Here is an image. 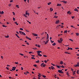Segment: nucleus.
<instances>
[{"mask_svg":"<svg viewBox=\"0 0 79 79\" xmlns=\"http://www.w3.org/2000/svg\"><path fill=\"white\" fill-rule=\"evenodd\" d=\"M27 15H28V16H29V13L27 12V11H26V12H25V14L23 15L25 18H27Z\"/></svg>","mask_w":79,"mask_h":79,"instance_id":"f257e3e1","label":"nucleus"},{"mask_svg":"<svg viewBox=\"0 0 79 79\" xmlns=\"http://www.w3.org/2000/svg\"><path fill=\"white\" fill-rule=\"evenodd\" d=\"M19 32L21 35H26V34H25V33L23 32H22L21 31H19Z\"/></svg>","mask_w":79,"mask_h":79,"instance_id":"f03ea898","label":"nucleus"},{"mask_svg":"<svg viewBox=\"0 0 79 79\" xmlns=\"http://www.w3.org/2000/svg\"><path fill=\"white\" fill-rule=\"evenodd\" d=\"M74 66H75V67H79V63L78 62L76 64L74 65Z\"/></svg>","mask_w":79,"mask_h":79,"instance_id":"7ed1b4c3","label":"nucleus"},{"mask_svg":"<svg viewBox=\"0 0 79 79\" xmlns=\"http://www.w3.org/2000/svg\"><path fill=\"white\" fill-rule=\"evenodd\" d=\"M44 64V63H43L41 64L40 65L41 67H45V64Z\"/></svg>","mask_w":79,"mask_h":79,"instance_id":"20e7f679","label":"nucleus"},{"mask_svg":"<svg viewBox=\"0 0 79 79\" xmlns=\"http://www.w3.org/2000/svg\"><path fill=\"white\" fill-rule=\"evenodd\" d=\"M41 52H42V51H37V54L38 55L39 54H40Z\"/></svg>","mask_w":79,"mask_h":79,"instance_id":"39448f33","label":"nucleus"},{"mask_svg":"<svg viewBox=\"0 0 79 79\" xmlns=\"http://www.w3.org/2000/svg\"><path fill=\"white\" fill-rule=\"evenodd\" d=\"M16 67H12V71H15V69H16Z\"/></svg>","mask_w":79,"mask_h":79,"instance_id":"423d86ee","label":"nucleus"},{"mask_svg":"<svg viewBox=\"0 0 79 79\" xmlns=\"http://www.w3.org/2000/svg\"><path fill=\"white\" fill-rule=\"evenodd\" d=\"M26 39H28V40H31V39L27 37V36H26Z\"/></svg>","mask_w":79,"mask_h":79,"instance_id":"0eeeda50","label":"nucleus"},{"mask_svg":"<svg viewBox=\"0 0 79 79\" xmlns=\"http://www.w3.org/2000/svg\"><path fill=\"white\" fill-rule=\"evenodd\" d=\"M32 35H33L34 36H38V35L36 34H35V33H32Z\"/></svg>","mask_w":79,"mask_h":79,"instance_id":"6e6552de","label":"nucleus"},{"mask_svg":"<svg viewBox=\"0 0 79 79\" xmlns=\"http://www.w3.org/2000/svg\"><path fill=\"white\" fill-rule=\"evenodd\" d=\"M59 22H60V20H57L56 21L55 24H58V23Z\"/></svg>","mask_w":79,"mask_h":79,"instance_id":"1a4fd4ad","label":"nucleus"},{"mask_svg":"<svg viewBox=\"0 0 79 79\" xmlns=\"http://www.w3.org/2000/svg\"><path fill=\"white\" fill-rule=\"evenodd\" d=\"M4 13V12L3 11H0V14H1V15H3V14Z\"/></svg>","mask_w":79,"mask_h":79,"instance_id":"9d476101","label":"nucleus"},{"mask_svg":"<svg viewBox=\"0 0 79 79\" xmlns=\"http://www.w3.org/2000/svg\"><path fill=\"white\" fill-rule=\"evenodd\" d=\"M60 64H63V62L62 61H61L60 62Z\"/></svg>","mask_w":79,"mask_h":79,"instance_id":"9b49d317","label":"nucleus"},{"mask_svg":"<svg viewBox=\"0 0 79 79\" xmlns=\"http://www.w3.org/2000/svg\"><path fill=\"white\" fill-rule=\"evenodd\" d=\"M50 11L52 12L53 11V8H50Z\"/></svg>","mask_w":79,"mask_h":79,"instance_id":"f8f14e48","label":"nucleus"},{"mask_svg":"<svg viewBox=\"0 0 79 79\" xmlns=\"http://www.w3.org/2000/svg\"><path fill=\"white\" fill-rule=\"evenodd\" d=\"M38 76H39V77H41V74H40V73H39V75H38Z\"/></svg>","mask_w":79,"mask_h":79,"instance_id":"ddd939ff","label":"nucleus"},{"mask_svg":"<svg viewBox=\"0 0 79 79\" xmlns=\"http://www.w3.org/2000/svg\"><path fill=\"white\" fill-rule=\"evenodd\" d=\"M38 56H42V54H38L37 55Z\"/></svg>","mask_w":79,"mask_h":79,"instance_id":"4468645a","label":"nucleus"},{"mask_svg":"<svg viewBox=\"0 0 79 79\" xmlns=\"http://www.w3.org/2000/svg\"><path fill=\"white\" fill-rule=\"evenodd\" d=\"M74 11H78V10L77 8H76L74 10Z\"/></svg>","mask_w":79,"mask_h":79,"instance_id":"2eb2a0df","label":"nucleus"},{"mask_svg":"<svg viewBox=\"0 0 79 79\" xmlns=\"http://www.w3.org/2000/svg\"><path fill=\"white\" fill-rule=\"evenodd\" d=\"M16 6L17 8H19V6L18 5H16Z\"/></svg>","mask_w":79,"mask_h":79,"instance_id":"dca6fc26","label":"nucleus"},{"mask_svg":"<svg viewBox=\"0 0 79 79\" xmlns=\"http://www.w3.org/2000/svg\"><path fill=\"white\" fill-rule=\"evenodd\" d=\"M76 35L77 36H79V33H76Z\"/></svg>","mask_w":79,"mask_h":79,"instance_id":"f3484780","label":"nucleus"},{"mask_svg":"<svg viewBox=\"0 0 79 79\" xmlns=\"http://www.w3.org/2000/svg\"><path fill=\"white\" fill-rule=\"evenodd\" d=\"M35 62L36 63H39V60H38L37 61H36Z\"/></svg>","mask_w":79,"mask_h":79,"instance_id":"a211bd4d","label":"nucleus"},{"mask_svg":"<svg viewBox=\"0 0 79 79\" xmlns=\"http://www.w3.org/2000/svg\"><path fill=\"white\" fill-rule=\"evenodd\" d=\"M56 44H55V43H54L53 44H52V45L53 46H55V45H56Z\"/></svg>","mask_w":79,"mask_h":79,"instance_id":"6ab92c4d","label":"nucleus"},{"mask_svg":"<svg viewBox=\"0 0 79 79\" xmlns=\"http://www.w3.org/2000/svg\"><path fill=\"white\" fill-rule=\"evenodd\" d=\"M61 4H57V6H61Z\"/></svg>","mask_w":79,"mask_h":79,"instance_id":"aec40b11","label":"nucleus"},{"mask_svg":"<svg viewBox=\"0 0 79 79\" xmlns=\"http://www.w3.org/2000/svg\"><path fill=\"white\" fill-rule=\"evenodd\" d=\"M58 18V16H57L56 15H54V18Z\"/></svg>","mask_w":79,"mask_h":79,"instance_id":"412c9836","label":"nucleus"},{"mask_svg":"<svg viewBox=\"0 0 79 79\" xmlns=\"http://www.w3.org/2000/svg\"><path fill=\"white\" fill-rule=\"evenodd\" d=\"M58 41L59 43H61V42H62V41H61L59 40H58Z\"/></svg>","mask_w":79,"mask_h":79,"instance_id":"4be33fe9","label":"nucleus"},{"mask_svg":"<svg viewBox=\"0 0 79 79\" xmlns=\"http://www.w3.org/2000/svg\"><path fill=\"white\" fill-rule=\"evenodd\" d=\"M48 39V34H47V39Z\"/></svg>","mask_w":79,"mask_h":79,"instance_id":"5701e85b","label":"nucleus"},{"mask_svg":"<svg viewBox=\"0 0 79 79\" xmlns=\"http://www.w3.org/2000/svg\"><path fill=\"white\" fill-rule=\"evenodd\" d=\"M2 27H7L6 26H5V25H2Z\"/></svg>","mask_w":79,"mask_h":79,"instance_id":"b1692460","label":"nucleus"},{"mask_svg":"<svg viewBox=\"0 0 79 79\" xmlns=\"http://www.w3.org/2000/svg\"><path fill=\"white\" fill-rule=\"evenodd\" d=\"M70 27H73V28H75V29H76V28H75V27H74L73 26V25H71Z\"/></svg>","mask_w":79,"mask_h":79,"instance_id":"393cba45","label":"nucleus"},{"mask_svg":"<svg viewBox=\"0 0 79 79\" xmlns=\"http://www.w3.org/2000/svg\"><path fill=\"white\" fill-rule=\"evenodd\" d=\"M58 72L59 73H61V70H58Z\"/></svg>","mask_w":79,"mask_h":79,"instance_id":"a878e982","label":"nucleus"},{"mask_svg":"<svg viewBox=\"0 0 79 79\" xmlns=\"http://www.w3.org/2000/svg\"><path fill=\"white\" fill-rule=\"evenodd\" d=\"M60 41H61L62 42V41H63V39H62V38H61L60 39Z\"/></svg>","mask_w":79,"mask_h":79,"instance_id":"bb28decb","label":"nucleus"},{"mask_svg":"<svg viewBox=\"0 0 79 79\" xmlns=\"http://www.w3.org/2000/svg\"><path fill=\"white\" fill-rule=\"evenodd\" d=\"M51 4V2H50L49 3H48V5H50Z\"/></svg>","mask_w":79,"mask_h":79,"instance_id":"cd10ccee","label":"nucleus"},{"mask_svg":"<svg viewBox=\"0 0 79 79\" xmlns=\"http://www.w3.org/2000/svg\"><path fill=\"white\" fill-rule=\"evenodd\" d=\"M51 69H54V67H53V66H51Z\"/></svg>","mask_w":79,"mask_h":79,"instance_id":"c85d7f7f","label":"nucleus"},{"mask_svg":"<svg viewBox=\"0 0 79 79\" xmlns=\"http://www.w3.org/2000/svg\"><path fill=\"white\" fill-rule=\"evenodd\" d=\"M15 35H16V36H17V37H18V38H19V36L18 35V34H16Z\"/></svg>","mask_w":79,"mask_h":79,"instance_id":"c756f323","label":"nucleus"},{"mask_svg":"<svg viewBox=\"0 0 79 79\" xmlns=\"http://www.w3.org/2000/svg\"><path fill=\"white\" fill-rule=\"evenodd\" d=\"M48 40L46 42H45V44H47V43H48Z\"/></svg>","mask_w":79,"mask_h":79,"instance_id":"7c9ffc66","label":"nucleus"},{"mask_svg":"<svg viewBox=\"0 0 79 79\" xmlns=\"http://www.w3.org/2000/svg\"><path fill=\"white\" fill-rule=\"evenodd\" d=\"M63 3L64 4H66V3H67V2H66V1H64V2Z\"/></svg>","mask_w":79,"mask_h":79,"instance_id":"2f4dec72","label":"nucleus"},{"mask_svg":"<svg viewBox=\"0 0 79 79\" xmlns=\"http://www.w3.org/2000/svg\"><path fill=\"white\" fill-rule=\"evenodd\" d=\"M61 68H64V67L63 65H62V66H60V67H61Z\"/></svg>","mask_w":79,"mask_h":79,"instance_id":"473e14b6","label":"nucleus"},{"mask_svg":"<svg viewBox=\"0 0 79 79\" xmlns=\"http://www.w3.org/2000/svg\"><path fill=\"white\" fill-rule=\"evenodd\" d=\"M69 40H70V41H71L72 42H73V40L71 39H69Z\"/></svg>","mask_w":79,"mask_h":79,"instance_id":"72a5a7b5","label":"nucleus"},{"mask_svg":"<svg viewBox=\"0 0 79 79\" xmlns=\"http://www.w3.org/2000/svg\"><path fill=\"white\" fill-rule=\"evenodd\" d=\"M12 13H13V15H14V16H15V12H13Z\"/></svg>","mask_w":79,"mask_h":79,"instance_id":"f704fd0d","label":"nucleus"},{"mask_svg":"<svg viewBox=\"0 0 79 79\" xmlns=\"http://www.w3.org/2000/svg\"><path fill=\"white\" fill-rule=\"evenodd\" d=\"M15 24H16V25H18V23H17V22H15Z\"/></svg>","mask_w":79,"mask_h":79,"instance_id":"c9c22d12","label":"nucleus"},{"mask_svg":"<svg viewBox=\"0 0 79 79\" xmlns=\"http://www.w3.org/2000/svg\"><path fill=\"white\" fill-rule=\"evenodd\" d=\"M67 32H68V31H67V30L64 31V33H67Z\"/></svg>","mask_w":79,"mask_h":79,"instance_id":"e433bc0d","label":"nucleus"},{"mask_svg":"<svg viewBox=\"0 0 79 79\" xmlns=\"http://www.w3.org/2000/svg\"><path fill=\"white\" fill-rule=\"evenodd\" d=\"M33 66L34 67H37V65L35 64H34L33 65Z\"/></svg>","mask_w":79,"mask_h":79,"instance_id":"4c0bfd02","label":"nucleus"},{"mask_svg":"<svg viewBox=\"0 0 79 79\" xmlns=\"http://www.w3.org/2000/svg\"><path fill=\"white\" fill-rule=\"evenodd\" d=\"M56 67H57V68H60V66H59L58 65H57L56 66Z\"/></svg>","mask_w":79,"mask_h":79,"instance_id":"58836bf2","label":"nucleus"},{"mask_svg":"<svg viewBox=\"0 0 79 79\" xmlns=\"http://www.w3.org/2000/svg\"><path fill=\"white\" fill-rule=\"evenodd\" d=\"M31 59H32H32H33V60H35V58H34V57H31Z\"/></svg>","mask_w":79,"mask_h":79,"instance_id":"ea45409f","label":"nucleus"},{"mask_svg":"<svg viewBox=\"0 0 79 79\" xmlns=\"http://www.w3.org/2000/svg\"><path fill=\"white\" fill-rule=\"evenodd\" d=\"M19 55H21L22 56H24V54H21L20 53H19Z\"/></svg>","mask_w":79,"mask_h":79,"instance_id":"a19ab883","label":"nucleus"},{"mask_svg":"<svg viewBox=\"0 0 79 79\" xmlns=\"http://www.w3.org/2000/svg\"><path fill=\"white\" fill-rule=\"evenodd\" d=\"M50 41L51 42V43H53V42H54V41H52V40H50Z\"/></svg>","mask_w":79,"mask_h":79,"instance_id":"79ce46f5","label":"nucleus"},{"mask_svg":"<svg viewBox=\"0 0 79 79\" xmlns=\"http://www.w3.org/2000/svg\"><path fill=\"white\" fill-rule=\"evenodd\" d=\"M66 74L67 75V76H69V73H68V72H67L66 73Z\"/></svg>","mask_w":79,"mask_h":79,"instance_id":"37998d69","label":"nucleus"},{"mask_svg":"<svg viewBox=\"0 0 79 79\" xmlns=\"http://www.w3.org/2000/svg\"><path fill=\"white\" fill-rule=\"evenodd\" d=\"M15 64H18V62H15Z\"/></svg>","mask_w":79,"mask_h":79,"instance_id":"c03bdc74","label":"nucleus"},{"mask_svg":"<svg viewBox=\"0 0 79 79\" xmlns=\"http://www.w3.org/2000/svg\"><path fill=\"white\" fill-rule=\"evenodd\" d=\"M45 39V37H43V38H42L41 40H44Z\"/></svg>","mask_w":79,"mask_h":79,"instance_id":"a18cd8bd","label":"nucleus"},{"mask_svg":"<svg viewBox=\"0 0 79 79\" xmlns=\"http://www.w3.org/2000/svg\"><path fill=\"white\" fill-rule=\"evenodd\" d=\"M27 22H28V23H29V24H31V22H29V21H28V20H27Z\"/></svg>","mask_w":79,"mask_h":79,"instance_id":"49530a36","label":"nucleus"},{"mask_svg":"<svg viewBox=\"0 0 79 79\" xmlns=\"http://www.w3.org/2000/svg\"><path fill=\"white\" fill-rule=\"evenodd\" d=\"M13 21H15V18H13Z\"/></svg>","mask_w":79,"mask_h":79,"instance_id":"de8ad7c7","label":"nucleus"},{"mask_svg":"<svg viewBox=\"0 0 79 79\" xmlns=\"http://www.w3.org/2000/svg\"><path fill=\"white\" fill-rule=\"evenodd\" d=\"M77 74H79V70H77Z\"/></svg>","mask_w":79,"mask_h":79,"instance_id":"09e8293b","label":"nucleus"},{"mask_svg":"<svg viewBox=\"0 0 79 79\" xmlns=\"http://www.w3.org/2000/svg\"><path fill=\"white\" fill-rule=\"evenodd\" d=\"M20 30H21V31H23V29L22 28H20Z\"/></svg>","mask_w":79,"mask_h":79,"instance_id":"8fccbe9b","label":"nucleus"},{"mask_svg":"<svg viewBox=\"0 0 79 79\" xmlns=\"http://www.w3.org/2000/svg\"><path fill=\"white\" fill-rule=\"evenodd\" d=\"M65 53H67V54H69V52H65Z\"/></svg>","mask_w":79,"mask_h":79,"instance_id":"3c124183","label":"nucleus"},{"mask_svg":"<svg viewBox=\"0 0 79 79\" xmlns=\"http://www.w3.org/2000/svg\"><path fill=\"white\" fill-rule=\"evenodd\" d=\"M5 37H6V38H8V37H9V35H7L6 36H5Z\"/></svg>","mask_w":79,"mask_h":79,"instance_id":"603ef678","label":"nucleus"},{"mask_svg":"<svg viewBox=\"0 0 79 79\" xmlns=\"http://www.w3.org/2000/svg\"><path fill=\"white\" fill-rule=\"evenodd\" d=\"M32 53V52H28V53H29V54H31V53Z\"/></svg>","mask_w":79,"mask_h":79,"instance_id":"864d4df0","label":"nucleus"},{"mask_svg":"<svg viewBox=\"0 0 79 79\" xmlns=\"http://www.w3.org/2000/svg\"><path fill=\"white\" fill-rule=\"evenodd\" d=\"M70 12V11H68L67 13L68 14H69Z\"/></svg>","mask_w":79,"mask_h":79,"instance_id":"5fc2aeb1","label":"nucleus"},{"mask_svg":"<svg viewBox=\"0 0 79 79\" xmlns=\"http://www.w3.org/2000/svg\"><path fill=\"white\" fill-rule=\"evenodd\" d=\"M43 56H44V57H47V56L45 55H43Z\"/></svg>","mask_w":79,"mask_h":79,"instance_id":"6e6d98bb","label":"nucleus"},{"mask_svg":"<svg viewBox=\"0 0 79 79\" xmlns=\"http://www.w3.org/2000/svg\"><path fill=\"white\" fill-rule=\"evenodd\" d=\"M43 77H44L45 78L46 77V76H45V75H43Z\"/></svg>","mask_w":79,"mask_h":79,"instance_id":"4d7b16f0","label":"nucleus"},{"mask_svg":"<svg viewBox=\"0 0 79 79\" xmlns=\"http://www.w3.org/2000/svg\"><path fill=\"white\" fill-rule=\"evenodd\" d=\"M44 62H45V63H47V61L45 60L44 61Z\"/></svg>","mask_w":79,"mask_h":79,"instance_id":"13d9d810","label":"nucleus"},{"mask_svg":"<svg viewBox=\"0 0 79 79\" xmlns=\"http://www.w3.org/2000/svg\"><path fill=\"white\" fill-rule=\"evenodd\" d=\"M69 49H70V48H69V47H68V49H67V50H69Z\"/></svg>","mask_w":79,"mask_h":79,"instance_id":"bf43d9fd","label":"nucleus"},{"mask_svg":"<svg viewBox=\"0 0 79 79\" xmlns=\"http://www.w3.org/2000/svg\"><path fill=\"white\" fill-rule=\"evenodd\" d=\"M21 70H23V68L22 67H21Z\"/></svg>","mask_w":79,"mask_h":79,"instance_id":"052dcab7","label":"nucleus"},{"mask_svg":"<svg viewBox=\"0 0 79 79\" xmlns=\"http://www.w3.org/2000/svg\"><path fill=\"white\" fill-rule=\"evenodd\" d=\"M51 64H52V66H55V64H53L52 63H51Z\"/></svg>","mask_w":79,"mask_h":79,"instance_id":"680f3d73","label":"nucleus"},{"mask_svg":"<svg viewBox=\"0 0 79 79\" xmlns=\"http://www.w3.org/2000/svg\"><path fill=\"white\" fill-rule=\"evenodd\" d=\"M74 17H75L74 16H72L71 18L72 19H74Z\"/></svg>","mask_w":79,"mask_h":79,"instance_id":"e2e57ef3","label":"nucleus"},{"mask_svg":"<svg viewBox=\"0 0 79 79\" xmlns=\"http://www.w3.org/2000/svg\"><path fill=\"white\" fill-rule=\"evenodd\" d=\"M10 3H11V2H13V0H10Z\"/></svg>","mask_w":79,"mask_h":79,"instance_id":"0e129e2a","label":"nucleus"},{"mask_svg":"<svg viewBox=\"0 0 79 79\" xmlns=\"http://www.w3.org/2000/svg\"><path fill=\"white\" fill-rule=\"evenodd\" d=\"M16 33H17V34H19V32L18 31H16Z\"/></svg>","mask_w":79,"mask_h":79,"instance_id":"69168bd1","label":"nucleus"},{"mask_svg":"<svg viewBox=\"0 0 79 79\" xmlns=\"http://www.w3.org/2000/svg\"><path fill=\"white\" fill-rule=\"evenodd\" d=\"M38 47L39 48H40V46L39 45H38Z\"/></svg>","mask_w":79,"mask_h":79,"instance_id":"338daca9","label":"nucleus"},{"mask_svg":"<svg viewBox=\"0 0 79 79\" xmlns=\"http://www.w3.org/2000/svg\"><path fill=\"white\" fill-rule=\"evenodd\" d=\"M74 74H75V73L74 72L73 73V76H74Z\"/></svg>","mask_w":79,"mask_h":79,"instance_id":"774afa93","label":"nucleus"}]
</instances>
